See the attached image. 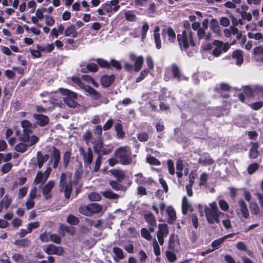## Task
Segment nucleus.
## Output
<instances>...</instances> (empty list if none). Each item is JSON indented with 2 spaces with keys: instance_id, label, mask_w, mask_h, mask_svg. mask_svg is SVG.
<instances>
[{
  "instance_id": "nucleus-1",
  "label": "nucleus",
  "mask_w": 263,
  "mask_h": 263,
  "mask_svg": "<svg viewBox=\"0 0 263 263\" xmlns=\"http://www.w3.org/2000/svg\"><path fill=\"white\" fill-rule=\"evenodd\" d=\"M21 125L23 128V134L20 137V141L28 142L29 146H32L36 143L39 140V138L34 135L30 136L34 128L32 124L28 120H23L21 122Z\"/></svg>"
},
{
  "instance_id": "nucleus-2",
  "label": "nucleus",
  "mask_w": 263,
  "mask_h": 263,
  "mask_svg": "<svg viewBox=\"0 0 263 263\" xmlns=\"http://www.w3.org/2000/svg\"><path fill=\"white\" fill-rule=\"evenodd\" d=\"M204 214L208 222L211 224L219 223V217L223 215V213L219 211L215 202L210 203L209 206H205Z\"/></svg>"
},
{
  "instance_id": "nucleus-3",
  "label": "nucleus",
  "mask_w": 263,
  "mask_h": 263,
  "mask_svg": "<svg viewBox=\"0 0 263 263\" xmlns=\"http://www.w3.org/2000/svg\"><path fill=\"white\" fill-rule=\"evenodd\" d=\"M134 156L128 146L120 147L115 152V157L118 160L119 162L123 165H129L132 163Z\"/></svg>"
},
{
  "instance_id": "nucleus-4",
  "label": "nucleus",
  "mask_w": 263,
  "mask_h": 263,
  "mask_svg": "<svg viewBox=\"0 0 263 263\" xmlns=\"http://www.w3.org/2000/svg\"><path fill=\"white\" fill-rule=\"evenodd\" d=\"M71 174L63 173L60 179L61 191L64 193L66 198H69L72 191Z\"/></svg>"
},
{
  "instance_id": "nucleus-5",
  "label": "nucleus",
  "mask_w": 263,
  "mask_h": 263,
  "mask_svg": "<svg viewBox=\"0 0 263 263\" xmlns=\"http://www.w3.org/2000/svg\"><path fill=\"white\" fill-rule=\"evenodd\" d=\"M177 40L181 49H186L190 45L194 46L191 29L184 30L181 34H178Z\"/></svg>"
},
{
  "instance_id": "nucleus-6",
  "label": "nucleus",
  "mask_w": 263,
  "mask_h": 263,
  "mask_svg": "<svg viewBox=\"0 0 263 263\" xmlns=\"http://www.w3.org/2000/svg\"><path fill=\"white\" fill-rule=\"evenodd\" d=\"M61 93L65 96L63 98L64 101L68 106L74 107L77 105V102L75 101L77 97V94L67 89L60 88Z\"/></svg>"
},
{
  "instance_id": "nucleus-7",
  "label": "nucleus",
  "mask_w": 263,
  "mask_h": 263,
  "mask_svg": "<svg viewBox=\"0 0 263 263\" xmlns=\"http://www.w3.org/2000/svg\"><path fill=\"white\" fill-rule=\"evenodd\" d=\"M72 82L78 87L85 89L89 94L94 96L95 98H98L100 94L89 86L85 85L79 78L74 77L71 78Z\"/></svg>"
},
{
  "instance_id": "nucleus-8",
  "label": "nucleus",
  "mask_w": 263,
  "mask_h": 263,
  "mask_svg": "<svg viewBox=\"0 0 263 263\" xmlns=\"http://www.w3.org/2000/svg\"><path fill=\"white\" fill-rule=\"evenodd\" d=\"M214 45H215V48L212 51V54L217 57L222 52H225L230 48V45L228 43H223L221 41H215Z\"/></svg>"
},
{
  "instance_id": "nucleus-9",
  "label": "nucleus",
  "mask_w": 263,
  "mask_h": 263,
  "mask_svg": "<svg viewBox=\"0 0 263 263\" xmlns=\"http://www.w3.org/2000/svg\"><path fill=\"white\" fill-rule=\"evenodd\" d=\"M158 228L157 237L159 245L162 246L164 243V238L166 237L168 234V227L166 224L162 223L158 224Z\"/></svg>"
},
{
  "instance_id": "nucleus-10",
  "label": "nucleus",
  "mask_w": 263,
  "mask_h": 263,
  "mask_svg": "<svg viewBox=\"0 0 263 263\" xmlns=\"http://www.w3.org/2000/svg\"><path fill=\"white\" fill-rule=\"evenodd\" d=\"M238 208L236 210L237 215L240 218L247 219L249 217V212L247 206V204L242 199H240L238 201Z\"/></svg>"
},
{
  "instance_id": "nucleus-11",
  "label": "nucleus",
  "mask_w": 263,
  "mask_h": 263,
  "mask_svg": "<svg viewBox=\"0 0 263 263\" xmlns=\"http://www.w3.org/2000/svg\"><path fill=\"white\" fill-rule=\"evenodd\" d=\"M119 8V0H111L103 4V9L107 13L115 12Z\"/></svg>"
},
{
  "instance_id": "nucleus-12",
  "label": "nucleus",
  "mask_w": 263,
  "mask_h": 263,
  "mask_svg": "<svg viewBox=\"0 0 263 263\" xmlns=\"http://www.w3.org/2000/svg\"><path fill=\"white\" fill-rule=\"evenodd\" d=\"M261 92H263V86L259 85H255L252 87L247 86L243 89L245 95L248 97L254 96L256 94H260Z\"/></svg>"
},
{
  "instance_id": "nucleus-13",
  "label": "nucleus",
  "mask_w": 263,
  "mask_h": 263,
  "mask_svg": "<svg viewBox=\"0 0 263 263\" xmlns=\"http://www.w3.org/2000/svg\"><path fill=\"white\" fill-rule=\"evenodd\" d=\"M80 154L82 155L85 165L89 166L92 161V152L89 147L87 151H85L82 147L79 148Z\"/></svg>"
},
{
  "instance_id": "nucleus-14",
  "label": "nucleus",
  "mask_w": 263,
  "mask_h": 263,
  "mask_svg": "<svg viewBox=\"0 0 263 263\" xmlns=\"http://www.w3.org/2000/svg\"><path fill=\"white\" fill-rule=\"evenodd\" d=\"M95 152L98 154L101 155L106 154V152L103 146V141L102 137H97L92 142Z\"/></svg>"
},
{
  "instance_id": "nucleus-15",
  "label": "nucleus",
  "mask_w": 263,
  "mask_h": 263,
  "mask_svg": "<svg viewBox=\"0 0 263 263\" xmlns=\"http://www.w3.org/2000/svg\"><path fill=\"white\" fill-rule=\"evenodd\" d=\"M130 58L132 61L134 62V70L136 72L140 70L143 64V57L141 55L136 56L134 53L130 54Z\"/></svg>"
},
{
  "instance_id": "nucleus-16",
  "label": "nucleus",
  "mask_w": 263,
  "mask_h": 263,
  "mask_svg": "<svg viewBox=\"0 0 263 263\" xmlns=\"http://www.w3.org/2000/svg\"><path fill=\"white\" fill-rule=\"evenodd\" d=\"M54 185V181L53 180H50L47 182V183L42 187V194L46 199H48L51 197V191Z\"/></svg>"
},
{
  "instance_id": "nucleus-17",
  "label": "nucleus",
  "mask_w": 263,
  "mask_h": 263,
  "mask_svg": "<svg viewBox=\"0 0 263 263\" xmlns=\"http://www.w3.org/2000/svg\"><path fill=\"white\" fill-rule=\"evenodd\" d=\"M135 177H136L135 181L139 184L150 185L153 182V180L151 178L145 177L141 173L136 174Z\"/></svg>"
},
{
  "instance_id": "nucleus-18",
  "label": "nucleus",
  "mask_w": 263,
  "mask_h": 263,
  "mask_svg": "<svg viewBox=\"0 0 263 263\" xmlns=\"http://www.w3.org/2000/svg\"><path fill=\"white\" fill-rule=\"evenodd\" d=\"M45 252L48 254H55L60 256L63 254L64 249L62 247H57L54 245H49L46 249Z\"/></svg>"
},
{
  "instance_id": "nucleus-19",
  "label": "nucleus",
  "mask_w": 263,
  "mask_h": 263,
  "mask_svg": "<svg viewBox=\"0 0 263 263\" xmlns=\"http://www.w3.org/2000/svg\"><path fill=\"white\" fill-rule=\"evenodd\" d=\"M253 58L259 63H263V46H258L253 49Z\"/></svg>"
},
{
  "instance_id": "nucleus-20",
  "label": "nucleus",
  "mask_w": 263,
  "mask_h": 263,
  "mask_svg": "<svg viewBox=\"0 0 263 263\" xmlns=\"http://www.w3.org/2000/svg\"><path fill=\"white\" fill-rule=\"evenodd\" d=\"M162 34L164 37H168L170 42L173 43L176 40V34L174 30L170 28H166L163 30Z\"/></svg>"
},
{
  "instance_id": "nucleus-21",
  "label": "nucleus",
  "mask_w": 263,
  "mask_h": 263,
  "mask_svg": "<svg viewBox=\"0 0 263 263\" xmlns=\"http://www.w3.org/2000/svg\"><path fill=\"white\" fill-rule=\"evenodd\" d=\"M181 210L183 215H186L189 211H192L191 204L186 196H183L181 202Z\"/></svg>"
},
{
  "instance_id": "nucleus-22",
  "label": "nucleus",
  "mask_w": 263,
  "mask_h": 263,
  "mask_svg": "<svg viewBox=\"0 0 263 263\" xmlns=\"http://www.w3.org/2000/svg\"><path fill=\"white\" fill-rule=\"evenodd\" d=\"M233 59L236 60V65L240 66L243 63V51L240 50H236L232 53Z\"/></svg>"
},
{
  "instance_id": "nucleus-23",
  "label": "nucleus",
  "mask_w": 263,
  "mask_h": 263,
  "mask_svg": "<svg viewBox=\"0 0 263 263\" xmlns=\"http://www.w3.org/2000/svg\"><path fill=\"white\" fill-rule=\"evenodd\" d=\"M49 158L48 155H43L40 152L37 153L36 156V162L35 163V165L37 166L39 168H41L43 164L46 162Z\"/></svg>"
},
{
  "instance_id": "nucleus-24",
  "label": "nucleus",
  "mask_w": 263,
  "mask_h": 263,
  "mask_svg": "<svg viewBox=\"0 0 263 263\" xmlns=\"http://www.w3.org/2000/svg\"><path fill=\"white\" fill-rule=\"evenodd\" d=\"M33 117L35 120L36 123L41 126H44L49 122L48 117L45 115H34Z\"/></svg>"
},
{
  "instance_id": "nucleus-25",
  "label": "nucleus",
  "mask_w": 263,
  "mask_h": 263,
  "mask_svg": "<svg viewBox=\"0 0 263 263\" xmlns=\"http://www.w3.org/2000/svg\"><path fill=\"white\" fill-rule=\"evenodd\" d=\"M60 160V152L56 148H54L51 154V159L49 162H53V168H57Z\"/></svg>"
},
{
  "instance_id": "nucleus-26",
  "label": "nucleus",
  "mask_w": 263,
  "mask_h": 263,
  "mask_svg": "<svg viewBox=\"0 0 263 263\" xmlns=\"http://www.w3.org/2000/svg\"><path fill=\"white\" fill-rule=\"evenodd\" d=\"M115 77L114 75L103 76L101 77L100 81L103 87H107L114 82Z\"/></svg>"
},
{
  "instance_id": "nucleus-27",
  "label": "nucleus",
  "mask_w": 263,
  "mask_h": 263,
  "mask_svg": "<svg viewBox=\"0 0 263 263\" xmlns=\"http://www.w3.org/2000/svg\"><path fill=\"white\" fill-rule=\"evenodd\" d=\"M210 27L211 29L217 35L221 34V29L218 22L215 18H212L210 21Z\"/></svg>"
},
{
  "instance_id": "nucleus-28",
  "label": "nucleus",
  "mask_w": 263,
  "mask_h": 263,
  "mask_svg": "<svg viewBox=\"0 0 263 263\" xmlns=\"http://www.w3.org/2000/svg\"><path fill=\"white\" fill-rule=\"evenodd\" d=\"M197 36L199 40H204L208 41L211 38V33L210 32H205V30L203 28L199 29L197 31Z\"/></svg>"
},
{
  "instance_id": "nucleus-29",
  "label": "nucleus",
  "mask_w": 263,
  "mask_h": 263,
  "mask_svg": "<svg viewBox=\"0 0 263 263\" xmlns=\"http://www.w3.org/2000/svg\"><path fill=\"white\" fill-rule=\"evenodd\" d=\"M172 71L173 77L177 81H180L183 80H186V78L183 76L180 72L178 67L176 65H173L172 66Z\"/></svg>"
},
{
  "instance_id": "nucleus-30",
  "label": "nucleus",
  "mask_w": 263,
  "mask_h": 263,
  "mask_svg": "<svg viewBox=\"0 0 263 263\" xmlns=\"http://www.w3.org/2000/svg\"><path fill=\"white\" fill-rule=\"evenodd\" d=\"M166 212L168 215V222L172 223L176 219V214L175 209L171 206L166 209Z\"/></svg>"
},
{
  "instance_id": "nucleus-31",
  "label": "nucleus",
  "mask_w": 263,
  "mask_h": 263,
  "mask_svg": "<svg viewBox=\"0 0 263 263\" xmlns=\"http://www.w3.org/2000/svg\"><path fill=\"white\" fill-rule=\"evenodd\" d=\"M252 147L250 149L249 157L251 159H256L258 155V151L257 150L258 144L257 142H251Z\"/></svg>"
},
{
  "instance_id": "nucleus-32",
  "label": "nucleus",
  "mask_w": 263,
  "mask_h": 263,
  "mask_svg": "<svg viewBox=\"0 0 263 263\" xmlns=\"http://www.w3.org/2000/svg\"><path fill=\"white\" fill-rule=\"evenodd\" d=\"M113 252L115 254L114 259L116 262L119 261L120 260L124 258V255L123 251L121 249L118 247H114L113 248Z\"/></svg>"
},
{
  "instance_id": "nucleus-33",
  "label": "nucleus",
  "mask_w": 263,
  "mask_h": 263,
  "mask_svg": "<svg viewBox=\"0 0 263 263\" xmlns=\"http://www.w3.org/2000/svg\"><path fill=\"white\" fill-rule=\"evenodd\" d=\"M65 35L66 36H71L76 37L77 36V32L74 25H70L67 27L64 32Z\"/></svg>"
},
{
  "instance_id": "nucleus-34",
  "label": "nucleus",
  "mask_w": 263,
  "mask_h": 263,
  "mask_svg": "<svg viewBox=\"0 0 263 263\" xmlns=\"http://www.w3.org/2000/svg\"><path fill=\"white\" fill-rule=\"evenodd\" d=\"M83 139L84 141H85L87 145H89L90 143H92L96 139L93 137L92 133L90 130H87L85 132L83 136Z\"/></svg>"
},
{
  "instance_id": "nucleus-35",
  "label": "nucleus",
  "mask_w": 263,
  "mask_h": 263,
  "mask_svg": "<svg viewBox=\"0 0 263 263\" xmlns=\"http://www.w3.org/2000/svg\"><path fill=\"white\" fill-rule=\"evenodd\" d=\"M47 180V178L45 176L42 172H39L34 178V183L35 184H43Z\"/></svg>"
},
{
  "instance_id": "nucleus-36",
  "label": "nucleus",
  "mask_w": 263,
  "mask_h": 263,
  "mask_svg": "<svg viewBox=\"0 0 263 263\" xmlns=\"http://www.w3.org/2000/svg\"><path fill=\"white\" fill-rule=\"evenodd\" d=\"M166 207V204L163 202H160L159 203L156 202L154 203L152 206L153 209L155 211L156 213L158 214L159 213V210L162 213Z\"/></svg>"
},
{
  "instance_id": "nucleus-37",
  "label": "nucleus",
  "mask_w": 263,
  "mask_h": 263,
  "mask_svg": "<svg viewBox=\"0 0 263 263\" xmlns=\"http://www.w3.org/2000/svg\"><path fill=\"white\" fill-rule=\"evenodd\" d=\"M199 163L202 165H208L213 163V160L208 155L202 156L199 160Z\"/></svg>"
},
{
  "instance_id": "nucleus-38",
  "label": "nucleus",
  "mask_w": 263,
  "mask_h": 263,
  "mask_svg": "<svg viewBox=\"0 0 263 263\" xmlns=\"http://www.w3.org/2000/svg\"><path fill=\"white\" fill-rule=\"evenodd\" d=\"M110 172L112 175L117 178V180L121 181L125 177V173L120 170L113 169L110 171Z\"/></svg>"
},
{
  "instance_id": "nucleus-39",
  "label": "nucleus",
  "mask_w": 263,
  "mask_h": 263,
  "mask_svg": "<svg viewBox=\"0 0 263 263\" xmlns=\"http://www.w3.org/2000/svg\"><path fill=\"white\" fill-rule=\"evenodd\" d=\"M102 195L106 198L115 199L119 197V195L109 190H105L102 192Z\"/></svg>"
},
{
  "instance_id": "nucleus-40",
  "label": "nucleus",
  "mask_w": 263,
  "mask_h": 263,
  "mask_svg": "<svg viewBox=\"0 0 263 263\" xmlns=\"http://www.w3.org/2000/svg\"><path fill=\"white\" fill-rule=\"evenodd\" d=\"M249 208L253 215H257L259 214L260 209L256 202H250L249 203Z\"/></svg>"
},
{
  "instance_id": "nucleus-41",
  "label": "nucleus",
  "mask_w": 263,
  "mask_h": 263,
  "mask_svg": "<svg viewBox=\"0 0 263 263\" xmlns=\"http://www.w3.org/2000/svg\"><path fill=\"white\" fill-rule=\"evenodd\" d=\"M102 206L96 203L89 204V210H90L91 215L94 213H98L101 211Z\"/></svg>"
},
{
  "instance_id": "nucleus-42",
  "label": "nucleus",
  "mask_w": 263,
  "mask_h": 263,
  "mask_svg": "<svg viewBox=\"0 0 263 263\" xmlns=\"http://www.w3.org/2000/svg\"><path fill=\"white\" fill-rule=\"evenodd\" d=\"M183 161L181 160H178L176 163V169H177V176L180 178L182 176V171L183 170Z\"/></svg>"
},
{
  "instance_id": "nucleus-43",
  "label": "nucleus",
  "mask_w": 263,
  "mask_h": 263,
  "mask_svg": "<svg viewBox=\"0 0 263 263\" xmlns=\"http://www.w3.org/2000/svg\"><path fill=\"white\" fill-rule=\"evenodd\" d=\"M109 184L116 191H123L124 190V187L117 181L111 180L109 181Z\"/></svg>"
},
{
  "instance_id": "nucleus-44",
  "label": "nucleus",
  "mask_w": 263,
  "mask_h": 263,
  "mask_svg": "<svg viewBox=\"0 0 263 263\" xmlns=\"http://www.w3.org/2000/svg\"><path fill=\"white\" fill-rule=\"evenodd\" d=\"M12 202V199L8 195H6L0 201L1 203L4 205V208L7 209L9 208Z\"/></svg>"
},
{
  "instance_id": "nucleus-45",
  "label": "nucleus",
  "mask_w": 263,
  "mask_h": 263,
  "mask_svg": "<svg viewBox=\"0 0 263 263\" xmlns=\"http://www.w3.org/2000/svg\"><path fill=\"white\" fill-rule=\"evenodd\" d=\"M124 16L126 20L130 22H135L137 20L136 15L131 11H127L124 13Z\"/></svg>"
},
{
  "instance_id": "nucleus-46",
  "label": "nucleus",
  "mask_w": 263,
  "mask_h": 263,
  "mask_svg": "<svg viewBox=\"0 0 263 263\" xmlns=\"http://www.w3.org/2000/svg\"><path fill=\"white\" fill-rule=\"evenodd\" d=\"M80 212L84 215L86 216H91V213L90 210H89V204L86 205H82L80 207L79 209Z\"/></svg>"
},
{
  "instance_id": "nucleus-47",
  "label": "nucleus",
  "mask_w": 263,
  "mask_h": 263,
  "mask_svg": "<svg viewBox=\"0 0 263 263\" xmlns=\"http://www.w3.org/2000/svg\"><path fill=\"white\" fill-rule=\"evenodd\" d=\"M26 142V144L22 143V142L17 144L15 146V150L17 152H20V153L25 152L27 149V147L29 146L28 145V142Z\"/></svg>"
},
{
  "instance_id": "nucleus-48",
  "label": "nucleus",
  "mask_w": 263,
  "mask_h": 263,
  "mask_svg": "<svg viewBox=\"0 0 263 263\" xmlns=\"http://www.w3.org/2000/svg\"><path fill=\"white\" fill-rule=\"evenodd\" d=\"M159 242L156 239H154L152 242L154 253L156 256H159L161 254L160 249L159 246Z\"/></svg>"
},
{
  "instance_id": "nucleus-49",
  "label": "nucleus",
  "mask_w": 263,
  "mask_h": 263,
  "mask_svg": "<svg viewBox=\"0 0 263 263\" xmlns=\"http://www.w3.org/2000/svg\"><path fill=\"white\" fill-rule=\"evenodd\" d=\"M82 81L86 82L88 83L92 84L93 86L97 87L98 84L89 76L84 75L82 76Z\"/></svg>"
},
{
  "instance_id": "nucleus-50",
  "label": "nucleus",
  "mask_w": 263,
  "mask_h": 263,
  "mask_svg": "<svg viewBox=\"0 0 263 263\" xmlns=\"http://www.w3.org/2000/svg\"><path fill=\"white\" fill-rule=\"evenodd\" d=\"M67 222L71 225H76L78 224L79 222V218L72 214L68 216L67 218Z\"/></svg>"
},
{
  "instance_id": "nucleus-51",
  "label": "nucleus",
  "mask_w": 263,
  "mask_h": 263,
  "mask_svg": "<svg viewBox=\"0 0 263 263\" xmlns=\"http://www.w3.org/2000/svg\"><path fill=\"white\" fill-rule=\"evenodd\" d=\"M54 48V46L53 43L48 44L44 46H39V50L48 53L51 52Z\"/></svg>"
},
{
  "instance_id": "nucleus-52",
  "label": "nucleus",
  "mask_w": 263,
  "mask_h": 263,
  "mask_svg": "<svg viewBox=\"0 0 263 263\" xmlns=\"http://www.w3.org/2000/svg\"><path fill=\"white\" fill-rule=\"evenodd\" d=\"M145 219L149 225L156 223L155 218L152 213H148L145 215Z\"/></svg>"
},
{
  "instance_id": "nucleus-53",
  "label": "nucleus",
  "mask_w": 263,
  "mask_h": 263,
  "mask_svg": "<svg viewBox=\"0 0 263 263\" xmlns=\"http://www.w3.org/2000/svg\"><path fill=\"white\" fill-rule=\"evenodd\" d=\"M259 168V165L256 163H254L250 164L247 168V171L249 174L252 175Z\"/></svg>"
},
{
  "instance_id": "nucleus-54",
  "label": "nucleus",
  "mask_w": 263,
  "mask_h": 263,
  "mask_svg": "<svg viewBox=\"0 0 263 263\" xmlns=\"http://www.w3.org/2000/svg\"><path fill=\"white\" fill-rule=\"evenodd\" d=\"M45 23L48 26H52L55 24V20L53 17L49 15H45Z\"/></svg>"
},
{
  "instance_id": "nucleus-55",
  "label": "nucleus",
  "mask_w": 263,
  "mask_h": 263,
  "mask_svg": "<svg viewBox=\"0 0 263 263\" xmlns=\"http://www.w3.org/2000/svg\"><path fill=\"white\" fill-rule=\"evenodd\" d=\"M224 242V240L223 237L220 238L218 239H216L213 241L212 243V247L213 248V249H218L220 245L222 244Z\"/></svg>"
},
{
  "instance_id": "nucleus-56",
  "label": "nucleus",
  "mask_w": 263,
  "mask_h": 263,
  "mask_svg": "<svg viewBox=\"0 0 263 263\" xmlns=\"http://www.w3.org/2000/svg\"><path fill=\"white\" fill-rule=\"evenodd\" d=\"M149 29V26L147 23H144L141 28V39L144 40L146 36V33Z\"/></svg>"
},
{
  "instance_id": "nucleus-57",
  "label": "nucleus",
  "mask_w": 263,
  "mask_h": 263,
  "mask_svg": "<svg viewBox=\"0 0 263 263\" xmlns=\"http://www.w3.org/2000/svg\"><path fill=\"white\" fill-rule=\"evenodd\" d=\"M115 130L117 132V136L119 138H122L124 135V133L122 131V128L121 124L120 123L116 124L115 125Z\"/></svg>"
},
{
  "instance_id": "nucleus-58",
  "label": "nucleus",
  "mask_w": 263,
  "mask_h": 263,
  "mask_svg": "<svg viewBox=\"0 0 263 263\" xmlns=\"http://www.w3.org/2000/svg\"><path fill=\"white\" fill-rule=\"evenodd\" d=\"M60 229L61 230L66 231L68 234L71 235H73L75 232V230L73 228L65 226L64 224H62L60 226Z\"/></svg>"
},
{
  "instance_id": "nucleus-59",
  "label": "nucleus",
  "mask_w": 263,
  "mask_h": 263,
  "mask_svg": "<svg viewBox=\"0 0 263 263\" xmlns=\"http://www.w3.org/2000/svg\"><path fill=\"white\" fill-rule=\"evenodd\" d=\"M29 241L26 239L16 240L15 241V245L22 247H28L29 245Z\"/></svg>"
},
{
  "instance_id": "nucleus-60",
  "label": "nucleus",
  "mask_w": 263,
  "mask_h": 263,
  "mask_svg": "<svg viewBox=\"0 0 263 263\" xmlns=\"http://www.w3.org/2000/svg\"><path fill=\"white\" fill-rule=\"evenodd\" d=\"M167 164L169 173L172 175H174L175 173V171L173 161L171 159L167 160Z\"/></svg>"
},
{
  "instance_id": "nucleus-61",
  "label": "nucleus",
  "mask_w": 263,
  "mask_h": 263,
  "mask_svg": "<svg viewBox=\"0 0 263 263\" xmlns=\"http://www.w3.org/2000/svg\"><path fill=\"white\" fill-rule=\"evenodd\" d=\"M88 198L91 201H99L101 199L100 195L96 192H92L89 194Z\"/></svg>"
},
{
  "instance_id": "nucleus-62",
  "label": "nucleus",
  "mask_w": 263,
  "mask_h": 263,
  "mask_svg": "<svg viewBox=\"0 0 263 263\" xmlns=\"http://www.w3.org/2000/svg\"><path fill=\"white\" fill-rule=\"evenodd\" d=\"M141 233L142 236L146 239L149 240L152 239L150 233L146 228H142L141 230Z\"/></svg>"
},
{
  "instance_id": "nucleus-63",
  "label": "nucleus",
  "mask_w": 263,
  "mask_h": 263,
  "mask_svg": "<svg viewBox=\"0 0 263 263\" xmlns=\"http://www.w3.org/2000/svg\"><path fill=\"white\" fill-rule=\"evenodd\" d=\"M45 12L43 7L39 8L35 11V15L37 16V18L40 19V20H42L45 18V15H44V13Z\"/></svg>"
},
{
  "instance_id": "nucleus-64",
  "label": "nucleus",
  "mask_w": 263,
  "mask_h": 263,
  "mask_svg": "<svg viewBox=\"0 0 263 263\" xmlns=\"http://www.w3.org/2000/svg\"><path fill=\"white\" fill-rule=\"evenodd\" d=\"M12 257L15 262L18 263H22L24 261L23 256L19 253H14Z\"/></svg>"
}]
</instances>
